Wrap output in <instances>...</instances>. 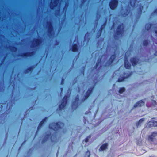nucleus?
<instances>
[{
  "mask_svg": "<svg viewBox=\"0 0 157 157\" xmlns=\"http://www.w3.org/2000/svg\"><path fill=\"white\" fill-rule=\"evenodd\" d=\"M63 126V124L61 123H59L57 124L53 123L50 124L49 127L50 128L55 131L59 128H61Z\"/></svg>",
  "mask_w": 157,
  "mask_h": 157,
  "instance_id": "f257e3e1",
  "label": "nucleus"
},
{
  "mask_svg": "<svg viewBox=\"0 0 157 157\" xmlns=\"http://www.w3.org/2000/svg\"><path fill=\"white\" fill-rule=\"evenodd\" d=\"M124 31V26L121 25L117 29V33L115 36V38H119L122 36Z\"/></svg>",
  "mask_w": 157,
  "mask_h": 157,
  "instance_id": "f03ea898",
  "label": "nucleus"
},
{
  "mask_svg": "<svg viewBox=\"0 0 157 157\" xmlns=\"http://www.w3.org/2000/svg\"><path fill=\"white\" fill-rule=\"evenodd\" d=\"M59 3V0H52L51 3L50 4L51 8L53 9L54 7H57L59 9L60 4Z\"/></svg>",
  "mask_w": 157,
  "mask_h": 157,
  "instance_id": "7ed1b4c3",
  "label": "nucleus"
},
{
  "mask_svg": "<svg viewBox=\"0 0 157 157\" xmlns=\"http://www.w3.org/2000/svg\"><path fill=\"white\" fill-rule=\"evenodd\" d=\"M117 1L116 0H112L110 2L109 6L113 10L117 7Z\"/></svg>",
  "mask_w": 157,
  "mask_h": 157,
  "instance_id": "20e7f679",
  "label": "nucleus"
},
{
  "mask_svg": "<svg viewBox=\"0 0 157 157\" xmlns=\"http://www.w3.org/2000/svg\"><path fill=\"white\" fill-rule=\"evenodd\" d=\"M144 105V102L142 100L137 102L133 106V108L132 109H134V108L140 107Z\"/></svg>",
  "mask_w": 157,
  "mask_h": 157,
  "instance_id": "39448f33",
  "label": "nucleus"
},
{
  "mask_svg": "<svg viewBox=\"0 0 157 157\" xmlns=\"http://www.w3.org/2000/svg\"><path fill=\"white\" fill-rule=\"evenodd\" d=\"M47 27L48 28V32L51 35L53 33L52 26L50 22H48L47 24Z\"/></svg>",
  "mask_w": 157,
  "mask_h": 157,
  "instance_id": "423d86ee",
  "label": "nucleus"
},
{
  "mask_svg": "<svg viewBox=\"0 0 157 157\" xmlns=\"http://www.w3.org/2000/svg\"><path fill=\"white\" fill-rule=\"evenodd\" d=\"M66 98L65 97L63 98V102L60 105L59 109L60 110H61L63 109L66 105Z\"/></svg>",
  "mask_w": 157,
  "mask_h": 157,
  "instance_id": "0eeeda50",
  "label": "nucleus"
},
{
  "mask_svg": "<svg viewBox=\"0 0 157 157\" xmlns=\"http://www.w3.org/2000/svg\"><path fill=\"white\" fill-rule=\"evenodd\" d=\"M157 135V133L155 132L153 133L151 135L149 136V140L150 142H153L155 140V137Z\"/></svg>",
  "mask_w": 157,
  "mask_h": 157,
  "instance_id": "6e6552de",
  "label": "nucleus"
},
{
  "mask_svg": "<svg viewBox=\"0 0 157 157\" xmlns=\"http://www.w3.org/2000/svg\"><path fill=\"white\" fill-rule=\"evenodd\" d=\"M41 42L40 39H35L33 43V46H37L39 45Z\"/></svg>",
  "mask_w": 157,
  "mask_h": 157,
  "instance_id": "1a4fd4ad",
  "label": "nucleus"
},
{
  "mask_svg": "<svg viewBox=\"0 0 157 157\" xmlns=\"http://www.w3.org/2000/svg\"><path fill=\"white\" fill-rule=\"evenodd\" d=\"M130 60L132 65L133 66L138 64L139 61L138 59L135 58H131Z\"/></svg>",
  "mask_w": 157,
  "mask_h": 157,
  "instance_id": "9d476101",
  "label": "nucleus"
},
{
  "mask_svg": "<svg viewBox=\"0 0 157 157\" xmlns=\"http://www.w3.org/2000/svg\"><path fill=\"white\" fill-rule=\"evenodd\" d=\"M144 120V118H142L139 120L138 122L136 123V124L137 128H138L139 127L141 126V124L143 122Z\"/></svg>",
  "mask_w": 157,
  "mask_h": 157,
  "instance_id": "9b49d317",
  "label": "nucleus"
},
{
  "mask_svg": "<svg viewBox=\"0 0 157 157\" xmlns=\"http://www.w3.org/2000/svg\"><path fill=\"white\" fill-rule=\"evenodd\" d=\"M129 76V75H128V76L126 74L124 75V76L123 77H121L119 78L118 80V82H121L124 81V79L127 78Z\"/></svg>",
  "mask_w": 157,
  "mask_h": 157,
  "instance_id": "f8f14e48",
  "label": "nucleus"
},
{
  "mask_svg": "<svg viewBox=\"0 0 157 157\" xmlns=\"http://www.w3.org/2000/svg\"><path fill=\"white\" fill-rule=\"evenodd\" d=\"M108 146L107 144H105L102 145L99 149L100 151H102L106 149Z\"/></svg>",
  "mask_w": 157,
  "mask_h": 157,
  "instance_id": "ddd939ff",
  "label": "nucleus"
},
{
  "mask_svg": "<svg viewBox=\"0 0 157 157\" xmlns=\"http://www.w3.org/2000/svg\"><path fill=\"white\" fill-rule=\"evenodd\" d=\"M124 66L126 68L129 69L130 68L131 65V64L129 63L128 61L126 60H125Z\"/></svg>",
  "mask_w": 157,
  "mask_h": 157,
  "instance_id": "4468645a",
  "label": "nucleus"
},
{
  "mask_svg": "<svg viewBox=\"0 0 157 157\" xmlns=\"http://www.w3.org/2000/svg\"><path fill=\"white\" fill-rule=\"evenodd\" d=\"M78 98L76 97L75 99V103L73 105L72 108L74 109H75L77 107V105L78 103Z\"/></svg>",
  "mask_w": 157,
  "mask_h": 157,
  "instance_id": "2eb2a0df",
  "label": "nucleus"
},
{
  "mask_svg": "<svg viewBox=\"0 0 157 157\" xmlns=\"http://www.w3.org/2000/svg\"><path fill=\"white\" fill-rule=\"evenodd\" d=\"M153 126V121H151L148 123L146 127L150 128Z\"/></svg>",
  "mask_w": 157,
  "mask_h": 157,
  "instance_id": "dca6fc26",
  "label": "nucleus"
},
{
  "mask_svg": "<svg viewBox=\"0 0 157 157\" xmlns=\"http://www.w3.org/2000/svg\"><path fill=\"white\" fill-rule=\"evenodd\" d=\"M78 50V48L77 45L75 44L72 47V51L73 52H76Z\"/></svg>",
  "mask_w": 157,
  "mask_h": 157,
  "instance_id": "f3484780",
  "label": "nucleus"
},
{
  "mask_svg": "<svg viewBox=\"0 0 157 157\" xmlns=\"http://www.w3.org/2000/svg\"><path fill=\"white\" fill-rule=\"evenodd\" d=\"M125 89L123 87V88H121L120 89L119 92L120 94H122L123 92H124L125 91Z\"/></svg>",
  "mask_w": 157,
  "mask_h": 157,
  "instance_id": "a211bd4d",
  "label": "nucleus"
},
{
  "mask_svg": "<svg viewBox=\"0 0 157 157\" xmlns=\"http://www.w3.org/2000/svg\"><path fill=\"white\" fill-rule=\"evenodd\" d=\"M136 0H132L131 1L130 4L131 6L132 7H134L135 6V4L136 3Z\"/></svg>",
  "mask_w": 157,
  "mask_h": 157,
  "instance_id": "6ab92c4d",
  "label": "nucleus"
},
{
  "mask_svg": "<svg viewBox=\"0 0 157 157\" xmlns=\"http://www.w3.org/2000/svg\"><path fill=\"white\" fill-rule=\"evenodd\" d=\"M151 27V25L149 24H147L146 25V28L147 30H149Z\"/></svg>",
  "mask_w": 157,
  "mask_h": 157,
  "instance_id": "aec40b11",
  "label": "nucleus"
},
{
  "mask_svg": "<svg viewBox=\"0 0 157 157\" xmlns=\"http://www.w3.org/2000/svg\"><path fill=\"white\" fill-rule=\"evenodd\" d=\"M51 140L52 142H55L56 141V139L55 137L54 136H52L51 138Z\"/></svg>",
  "mask_w": 157,
  "mask_h": 157,
  "instance_id": "412c9836",
  "label": "nucleus"
},
{
  "mask_svg": "<svg viewBox=\"0 0 157 157\" xmlns=\"http://www.w3.org/2000/svg\"><path fill=\"white\" fill-rule=\"evenodd\" d=\"M90 152L88 151L86 153L85 157H90Z\"/></svg>",
  "mask_w": 157,
  "mask_h": 157,
  "instance_id": "4be33fe9",
  "label": "nucleus"
},
{
  "mask_svg": "<svg viewBox=\"0 0 157 157\" xmlns=\"http://www.w3.org/2000/svg\"><path fill=\"white\" fill-rule=\"evenodd\" d=\"M153 124L154 127L157 126V121H153Z\"/></svg>",
  "mask_w": 157,
  "mask_h": 157,
  "instance_id": "5701e85b",
  "label": "nucleus"
},
{
  "mask_svg": "<svg viewBox=\"0 0 157 157\" xmlns=\"http://www.w3.org/2000/svg\"><path fill=\"white\" fill-rule=\"evenodd\" d=\"M148 44V42L147 40H145L143 42V45L144 46H147Z\"/></svg>",
  "mask_w": 157,
  "mask_h": 157,
  "instance_id": "b1692460",
  "label": "nucleus"
},
{
  "mask_svg": "<svg viewBox=\"0 0 157 157\" xmlns=\"http://www.w3.org/2000/svg\"><path fill=\"white\" fill-rule=\"evenodd\" d=\"M91 92V90L90 89H89L87 91V94H88V95L87 97L86 98L88 97L89 95H90V94Z\"/></svg>",
  "mask_w": 157,
  "mask_h": 157,
  "instance_id": "393cba45",
  "label": "nucleus"
},
{
  "mask_svg": "<svg viewBox=\"0 0 157 157\" xmlns=\"http://www.w3.org/2000/svg\"><path fill=\"white\" fill-rule=\"evenodd\" d=\"M46 119H44V120H43L40 124L39 125V127L41 126L42 125V124H43V123L46 121Z\"/></svg>",
  "mask_w": 157,
  "mask_h": 157,
  "instance_id": "a878e982",
  "label": "nucleus"
},
{
  "mask_svg": "<svg viewBox=\"0 0 157 157\" xmlns=\"http://www.w3.org/2000/svg\"><path fill=\"white\" fill-rule=\"evenodd\" d=\"M152 103L153 105H156V103L155 101H153L152 102Z\"/></svg>",
  "mask_w": 157,
  "mask_h": 157,
  "instance_id": "bb28decb",
  "label": "nucleus"
},
{
  "mask_svg": "<svg viewBox=\"0 0 157 157\" xmlns=\"http://www.w3.org/2000/svg\"><path fill=\"white\" fill-rule=\"evenodd\" d=\"M115 58V56L113 55V56H111V59H114Z\"/></svg>",
  "mask_w": 157,
  "mask_h": 157,
  "instance_id": "cd10ccee",
  "label": "nucleus"
},
{
  "mask_svg": "<svg viewBox=\"0 0 157 157\" xmlns=\"http://www.w3.org/2000/svg\"><path fill=\"white\" fill-rule=\"evenodd\" d=\"M89 140L88 137L87 138H86L85 140V142H88Z\"/></svg>",
  "mask_w": 157,
  "mask_h": 157,
  "instance_id": "c85d7f7f",
  "label": "nucleus"
},
{
  "mask_svg": "<svg viewBox=\"0 0 157 157\" xmlns=\"http://www.w3.org/2000/svg\"><path fill=\"white\" fill-rule=\"evenodd\" d=\"M31 71V69H28L27 70V73L29 72V71Z\"/></svg>",
  "mask_w": 157,
  "mask_h": 157,
  "instance_id": "c756f323",
  "label": "nucleus"
},
{
  "mask_svg": "<svg viewBox=\"0 0 157 157\" xmlns=\"http://www.w3.org/2000/svg\"><path fill=\"white\" fill-rule=\"evenodd\" d=\"M154 13L157 14V9L155 11Z\"/></svg>",
  "mask_w": 157,
  "mask_h": 157,
  "instance_id": "7c9ffc66",
  "label": "nucleus"
},
{
  "mask_svg": "<svg viewBox=\"0 0 157 157\" xmlns=\"http://www.w3.org/2000/svg\"><path fill=\"white\" fill-rule=\"evenodd\" d=\"M155 33L156 34L157 36V30H156L155 31Z\"/></svg>",
  "mask_w": 157,
  "mask_h": 157,
  "instance_id": "2f4dec72",
  "label": "nucleus"
},
{
  "mask_svg": "<svg viewBox=\"0 0 157 157\" xmlns=\"http://www.w3.org/2000/svg\"><path fill=\"white\" fill-rule=\"evenodd\" d=\"M155 54V55L157 56V51H156Z\"/></svg>",
  "mask_w": 157,
  "mask_h": 157,
  "instance_id": "473e14b6",
  "label": "nucleus"
},
{
  "mask_svg": "<svg viewBox=\"0 0 157 157\" xmlns=\"http://www.w3.org/2000/svg\"><path fill=\"white\" fill-rule=\"evenodd\" d=\"M138 145H140V144H137Z\"/></svg>",
  "mask_w": 157,
  "mask_h": 157,
  "instance_id": "72a5a7b5",
  "label": "nucleus"
},
{
  "mask_svg": "<svg viewBox=\"0 0 157 157\" xmlns=\"http://www.w3.org/2000/svg\"><path fill=\"white\" fill-rule=\"evenodd\" d=\"M61 90H62V88H61Z\"/></svg>",
  "mask_w": 157,
  "mask_h": 157,
  "instance_id": "f704fd0d",
  "label": "nucleus"
},
{
  "mask_svg": "<svg viewBox=\"0 0 157 157\" xmlns=\"http://www.w3.org/2000/svg\"><path fill=\"white\" fill-rule=\"evenodd\" d=\"M154 157L153 156V157Z\"/></svg>",
  "mask_w": 157,
  "mask_h": 157,
  "instance_id": "c9c22d12",
  "label": "nucleus"
}]
</instances>
